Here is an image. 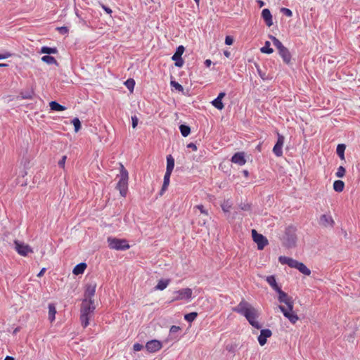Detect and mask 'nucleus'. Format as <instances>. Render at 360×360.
<instances>
[{
  "label": "nucleus",
  "mask_w": 360,
  "mask_h": 360,
  "mask_svg": "<svg viewBox=\"0 0 360 360\" xmlns=\"http://www.w3.org/2000/svg\"><path fill=\"white\" fill-rule=\"evenodd\" d=\"M233 311L245 316L252 327L257 329L262 328V325L257 321L259 316L258 310L245 300H242L236 307L233 308Z\"/></svg>",
  "instance_id": "f257e3e1"
},
{
  "label": "nucleus",
  "mask_w": 360,
  "mask_h": 360,
  "mask_svg": "<svg viewBox=\"0 0 360 360\" xmlns=\"http://www.w3.org/2000/svg\"><path fill=\"white\" fill-rule=\"evenodd\" d=\"M278 294V300L279 302L284 303L286 304L287 308L280 305L278 308L282 311L283 316L287 318L292 323H295L299 319L297 315L293 312V300L291 297H289L287 293L280 288L278 291H276Z\"/></svg>",
  "instance_id": "f03ea898"
},
{
  "label": "nucleus",
  "mask_w": 360,
  "mask_h": 360,
  "mask_svg": "<svg viewBox=\"0 0 360 360\" xmlns=\"http://www.w3.org/2000/svg\"><path fill=\"white\" fill-rule=\"evenodd\" d=\"M278 262L281 264H287L290 268H294L297 269L300 273L303 274L305 276H309L311 274V271L307 266L296 259L292 258L285 257V256H280L278 257Z\"/></svg>",
  "instance_id": "7ed1b4c3"
},
{
  "label": "nucleus",
  "mask_w": 360,
  "mask_h": 360,
  "mask_svg": "<svg viewBox=\"0 0 360 360\" xmlns=\"http://www.w3.org/2000/svg\"><path fill=\"white\" fill-rule=\"evenodd\" d=\"M119 176L120 180L117 184L116 189L119 191L121 196L126 197L128 191L129 173L122 164H120Z\"/></svg>",
  "instance_id": "20e7f679"
},
{
  "label": "nucleus",
  "mask_w": 360,
  "mask_h": 360,
  "mask_svg": "<svg viewBox=\"0 0 360 360\" xmlns=\"http://www.w3.org/2000/svg\"><path fill=\"white\" fill-rule=\"evenodd\" d=\"M297 229L294 226H289L285 229L284 235V245L288 248L295 246L297 242Z\"/></svg>",
  "instance_id": "39448f33"
},
{
  "label": "nucleus",
  "mask_w": 360,
  "mask_h": 360,
  "mask_svg": "<svg viewBox=\"0 0 360 360\" xmlns=\"http://www.w3.org/2000/svg\"><path fill=\"white\" fill-rule=\"evenodd\" d=\"M108 247L112 250H126L129 248V245L128 244L127 240L124 239L108 237Z\"/></svg>",
  "instance_id": "423d86ee"
},
{
  "label": "nucleus",
  "mask_w": 360,
  "mask_h": 360,
  "mask_svg": "<svg viewBox=\"0 0 360 360\" xmlns=\"http://www.w3.org/2000/svg\"><path fill=\"white\" fill-rule=\"evenodd\" d=\"M192 290L189 288H185L173 292L174 297L172 300V302L177 300H187L189 301L192 297Z\"/></svg>",
  "instance_id": "0eeeda50"
},
{
  "label": "nucleus",
  "mask_w": 360,
  "mask_h": 360,
  "mask_svg": "<svg viewBox=\"0 0 360 360\" xmlns=\"http://www.w3.org/2000/svg\"><path fill=\"white\" fill-rule=\"evenodd\" d=\"M252 236L254 242L257 243L258 250H263L268 244V240L263 235L258 233L256 230H252Z\"/></svg>",
  "instance_id": "6e6552de"
},
{
  "label": "nucleus",
  "mask_w": 360,
  "mask_h": 360,
  "mask_svg": "<svg viewBox=\"0 0 360 360\" xmlns=\"http://www.w3.org/2000/svg\"><path fill=\"white\" fill-rule=\"evenodd\" d=\"M185 48L184 46H179L174 54L172 56V60L175 61V66L178 68H181L184 65V60L182 59V55L184 52Z\"/></svg>",
  "instance_id": "1a4fd4ad"
},
{
  "label": "nucleus",
  "mask_w": 360,
  "mask_h": 360,
  "mask_svg": "<svg viewBox=\"0 0 360 360\" xmlns=\"http://www.w3.org/2000/svg\"><path fill=\"white\" fill-rule=\"evenodd\" d=\"M96 307L94 305V300L86 301V299L82 300L81 307V313L91 316Z\"/></svg>",
  "instance_id": "9d476101"
},
{
  "label": "nucleus",
  "mask_w": 360,
  "mask_h": 360,
  "mask_svg": "<svg viewBox=\"0 0 360 360\" xmlns=\"http://www.w3.org/2000/svg\"><path fill=\"white\" fill-rule=\"evenodd\" d=\"M14 245L15 250L19 255L22 256H27L28 253L32 252L31 248L28 245H26L22 242L15 240Z\"/></svg>",
  "instance_id": "9b49d317"
},
{
  "label": "nucleus",
  "mask_w": 360,
  "mask_h": 360,
  "mask_svg": "<svg viewBox=\"0 0 360 360\" xmlns=\"http://www.w3.org/2000/svg\"><path fill=\"white\" fill-rule=\"evenodd\" d=\"M146 349L150 353L158 352L162 347V342L158 340H151L146 344Z\"/></svg>",
  "instance_id": "f8f14e48"
},
{
  "label": "nucleus",
  "mask_w": 360,
  "mask_h": 360,
  "mask_svg": "<svg viewBox=\"0 0 360 360\" xmlns=\"http://www.w3.org/2000/svg\"><path fill=\"white\" fill-rule=\"evenodd\" d=\"M284 140V136L278 134L277 141L273 148V153L277 157H281L283 155V146Z\"/></svg>",
  "instance_id": "ddd939ff"
},
{
  "label": "nucleus",
  "mask_w": 360,
  "mask_h": 360,
  "mask_svg": "<svg viewBox=\"0 0 360 360\" xmlns=\"http://www.w3.org/2000/svg\"><path fill=\"white\" fill-rule=\"evenodd\" d=\"M96 288V284L95 283H91L86 285L84 291V299H86V301L94 300L93 297L95 295Z\"/></svg>",
  "instance_id": "4468645a"
},
{
  "label": "nucleus",
  "mask_w": 360,
  "mask_h": 360,
  "mask_svg": "<svg viewBox=\"0 0 360 360\" xmlns=\"http://www.w3.org/2000/svg\"><path fill=\"white\" fill-rule=\"evenodd\" d=\"M272 335L271 330L269 329H262L260 334L257 338L258 342L261 346H264L267 341V338Z\"/></svg>",
  "instance_id": "2eb2a0df"
},
{
  "label": "nucleus",
  "mask_w": 360,
  "mask_h": 360,
  "mask_svg": "<svg viewBox=\"0 0 360 360\" xmlns=\"http://www.w3.org/2000/svg\"><path fill=\"white\" fill-rule=\"evenodd\" d=\"M334 220L330 214H322L320 217L319 224L325 227H333Z\"/></svg>",
  "instance_id": "dca6fc26"
},
{
  "label": "nucleus",
  "mask_w": 360,
  "mask_h": 360,
  "mask_svg": "<svg viewBox=\"0 0 360 360\" xmlns=\"http://www.w3.org/2000/svg\"><path fill=\"white\" fill-rule=\"evenodd\" d=\"M278 54L285 64L290 65L291 63L292 56L290 51L286 47L278 51Z\"/></svg>",
  "instance_id": "f3484780"
},
{
  "label": "nucleus",
  "mask_w": 360,
  "mask_h": 360,
  "mask_svg": "<svg viewBox=\"0 0 360 360\" xmlns=\"http://www.w3.org/2000/svg\"><path fill=\"white\" fill-rule=\"evenodd\" d=\"M231 161L240 166L245 165L246 162L243 153H235L231 158Z\"/></svg>",
  "instance_id": "a211bd4d"
},
{
  "label": "nucleus",
  "mask_w": 360,
  "mask_h": 360,
  "mask_svg": "<svg viewBox=\"0 0 360 360\" xmlns=\"http://www.w3.org/2000/svg\"><path fill=\"white\" fill-rule=\"evenodd\" d=\"M262 17L268 27H270L273 25L272 15L268 8H264L262 10Z\"/></svg>",
  "instance_id": "6ab92c4d"
},
{
  "label": "nucleus",
  "mask_w": 360,
  "mask_h": 360,
  "mask_svg": "<svg viewBox=\"0 0 360 360\" xmlns=\"http://www.w3.org/2000/svg\"><path fill=\"white\" fill-rule=\"evenodd\" d=\"M181 330V328L177 326H172L169 329V338L165 340V342H168L169 339L175 341L179 340V337L176 334Z\"/></svg>",
  "instance_id": "aec40b11"
},
{
  "label": "nucleus",
  "mask_w": 360,
  "mask_h": 360,
  "mask_svg": "<svg viewBox=\"0 0 360 360\" xmlns=\"http://www.w3.org/2000/svg\"><path fill=\"white\" fill-rule=\"evenodd\" d=\"M266 282L276 292L281 288V287L277 284L276 278L274 276H269L266 278Z\"/></svg>",
  "instance_id": "412c9836"
},
{
  "label": "nucleus",
  "mask_w": 360,
  "mask_h": 360,
  "mask_svg": "<svg viewBox=\"0 0 360 360\" xmlns=\"http://www.w3.org/2000/svg\"><path fill=\"white\" fill-rule=\"evenodd\" d=\"M86 268V264L84 262H81V263L77 264L74 267L72 273L75 275L82 274L84 273V271H85Z\"/></svg>",
  "instance_id": "4be33fe9"
},
{
  "label": "nucleus",
  "mask_w": 360,
  "mask_h": 360,
  "mask_svg": "<svg viewBox=\"0 0 360 360\" xmlns=\"http://www.w3.org/2000/svg\"><path fill=\"white\" fill-rule=\"evenodd\" d=\"M49 106L51 110L57 112L63 111L66 109L65 106L60 105L56 101H51L49 103Z\"/></svg>",
  "instance_id": "5701e85b"
},
{
  "label": "nucleus",
  "mask_w": 360,
  "mask_h": 360,
  "mask_svg": "<svg viewBox=\"0 0 360 360\" xmlns=\"http://www.w3.org/2000/svg\"><path fill=\"white\" fill-rule=\"evenodd\" d=\"M172 172H165V176H164V180H163V184L162 186L160 194L162 195L165 190H167L169 181H170V176Z\"/></svg>",
  "instance_id": "b1692460"
},
{
  "label": "nucleus",
  "mask_w": 360,
  "mask_h": 360,
  "mask_svg": "<svg viewBox=\"0 0 360 360\" xmlns=\"http://www.w3.org/2000/svg\"><path fill=\"white\" fill-rule=\"evenodd\" d=\"M174 158L172 155H168L167 156V167L166 172H172L174 167Z\"/></svg>",
  "instance_id": "393cba45"
},
{
  "label": "nucleus",
  "mask_w": 360,
  "mask_h": 360,
  "mask_svg": "<svg viewBox=\"0 0 360 360\" xmlns=\"http://www.w3.org/2000/svg\"><path fill=\"white\" fill-rule=\"evenodd\" d=\"M169 282V279H161L158 281V284L155 287V289L158 290H163L168 286Z\"/></svg>",
  "instance_id": "a878e982"
},
{
  "label": "nucleus",
  "mask_w": 360,
  "mask_h": 360,
  "mask_svg": "<svg viewBox=\"0 0 360 360\" xmlns=\"http://www.w3.org/2000/svg\"><path fill=\"white\" fill-rule=\"evenodd\" d=\"M49 319L51 322H53L56 318V309L54 304H49Z\"/></svg>",
  "instance_id": "bb28decb"
},
{
  "label": "nucleus",
  "mask_w": 360,
  "mask_h": 360,
  "mask_svg": "<svg viewBox=\"0 0 360 360\" xmlns=\"http://www.w3.org/2000/svg\"><path fill=\"white\" fill-rule=\"evenodd\" d=\"M41 53L48 54H56L58 53V49L56 47L42 46L40 51Z\"/></svg>",
  "instance_id": "cd10ccee"
},
{
  "label": "nucleus",
  "mask_w": 360,
  "mask_h": 360,
  "mask_svg": "<svg viewBox=\"0 0 360 360\" xmlns=\"http://www.w3.org/2000/svg\"><path fill=\"white\" fill-rule=\"evenodd\" d=\"M41 60L49 65L54 64L58 65V63L56 58L51 56L46 55L41 57Z\"/></svg>",
  "instance_id": "c85d7f7f"
},
{
  "label": "nucleus",
  "mask_w": 360,
  "mask_h": 360,
  "mask_svg": "<svg viewBox=\"0 0 360 360\" xmlns=\"http://www.w3.org/2000/svg\"><path fill=\"white\" fill-rule=\"evenodd\" d=\"M346 146L343 143L338 144L336 148V153L340 158L342 160H345V150Z\"/></svg>",
  "instance_id": "c756f323"
},
{
  "label": "nucleus",
  "mask_w": 360,
  "mask_h": 360,
  "mask_svg": "<svg viewBox=\"0 0 360 360\" xmlns=\"http://www.w3.org/2000/svg\"><path fill=\"white\" fill-rule=\"evenodd\" d=\"M345 188V183L341 180H336L333 183V189L336 192H341Z\"/></svg>",
  "instance_id": "7c9ffc66"
},
{
  "label": "nucleus",
  "mask_w": 360,
  "mask_h": 360,
  "mask_svg": "<svg viewBox=\"0 0 360 360\" xmlns=\"http://www.w3.org/2000/svg\"><path fill=\"white\" fill-rule=\"evenodd\" d=\"M179 130H180L181 135L184 137L188 136L191 133V128L188 125H186V124H181L179 126Z\"/></svg>",
  "instance_id": "2f4dec72"
},
{
  "label": "nucleus",
  "mask_w": 360,
  "mask_h": 360,
  "mask_svg": "<svg viewBox=\"0 0 360 360\" xmlns=\"http://www.w3.org/2000/svg\"><path fill=\"white\" fill-rule=\"evenodd\" d=\"M270 39H271L273 44L276 47L278 51L284 49L285 46L274 36L271 35Z\"/></svg>",
  "instance_id": "473e14b6"
},
{
  "label": "nucleus",
  "mask_w": 360,
  "mask_h": 360,
  "mask_svg": "<svg viewBox=\"0 0 360 360\" xmlns=\"http://www.w3.org/2000/svg\"><path fill=\"white\" fill-rule=\"evenodd\" d=\"M271 43L269 41H265L264 46L260 49V51L263 53L271 54L274 52L272 48L270 47Z\"/></svg>",
  "instance_id": "72a5a7b5"
},
{
  "label": "nucleus",
  "mask_w": 360,
  "mask_h": 360,
  "mask_svg": "<svg viewBox=\"0 0 360 360\" xmlns=\"http://www.w3.org/2000/svg\"><path fill=\"white\" fill-rule=\"evenodd\" d=\"M90 318H91V316L86 315V314H84L81 313V314H80V321H81L82 326L84 328H86V327H87L89 326Z\"/></svg>",
  "instance_id": "f704fd0d"
},
{
  "label": "nucleus",
  "mask_w": 360,
  "mask_h": 360,
  "mask_svg": "<svg viewBox=\"0 0 360 360\" xmlns=\"http://www.w3.org/2000/svg\"><path fill=\"white\" fill-rule=\"evenodd\" d=\"M211 103L214 107H215L218 110H222L224 108V103L222 102V100L220 98H214Z\"/></svg>",
  "instance_id": "c9c22d12"
},
{
  "label": "nucleus",
  "mask_w": 360,
  "mask_h": 360,
  "mask_svg": "<svg viewBox=\"0 0 360 360\" xmlns=\"http://www.w3.org/2000/svg\"><path fill=\"white\" fill-rule=\"evenodd\" d=\"M221 209L224 212H228L230 211V209L231 208L232 203L229 200H226L223 202L221 204Z\"/></svg>",
  "instance_id": "e433bc0d"
},
{
  "label": "nucleus",
  "mask_w": 360,
  "mask_h": 360,
  "mask_svg": "<svg viewBox=\"0 0 360 360\" xmlns=\"http://www.w3.org/2000/svg\"><path fill=\"white\" fill-rule=\"evenodd\" d=\"M124 85L131 92H132L134 89L135 81L134 79L129 78L124 82Z\"/></svg>",
  "instance_id": "4c0bfd02"
},
{
  "label": "nucleus",
  "mask_w": 360,
  "mask_h": 360,
  "mask_svg": "<svg viewBox=\"0 0 360 360\" xmlns=\"http://www.w3.org/2000/svg\"><path fill=\"white\" fill-rule=\"evenodd\" d=\"M197 316H198L197 312H191V313L185 314L184 319L188 322H192L196 319Z\"/></svg>",
  "instance_id": "58836bf2"
},
{
  "label": "nucleus",
  "mask_w": 360,
  "mask_h": 360,
  "mask_svg": "<svg viewBox=\"0 0 360 360\" xmlns=\"http://www.w3.org/2000/svg\"><path fill=\"white\" fill-rule=\"evenodd\" d=\"M72 123L74 125L75 131L77 132L81 128V122L78 117H75L72 120Z\"/></svg>",
  "instance_id": "ea45409f"
},
{
  "label": "nucleus",
  "mask_w": 360,
  "mask_h": 360,
  "mask_svg": "<svg viewBox=\"0 0 360 360\" xmlns=\"http://www.w3.org/2000/svg\"><path fill=\"white\" fill-rule=\"evenodd\" d=\"M170 84L172 87H174L176 90H177L179 91H184V87L182 86V85H181L179 83H178L176 81L172 80L170 82Z\"/></svg>",
  "instance_id": "a19ab883"
},
{
  "label": "nucleus",
  "mask_w": 360,
  "mask_h": 360,
  "mask_svg": "<svg viewBox=\"0 0 360 360\" xmlns=\"http://www.w3.org/2000/svg\"><path fill=\"white\" fill-rule=\"evenodd\" d=\"M345 169L343 166H340L335 173V176L338 178H342L345 176Z\"/></svg>",
  "instance_id": "79ce46f5"
},
{
  "label": "nucleus",
  "mask_w": 360,
  "mask_h": 360,
  "mask_svg": "<svg viewBox=\"0 0 360 360\" xmlns=\"http://www.w3.org/2000/svg\"><path fill=\"white\" fill-rule=\"evenodd\" d=\"M239 207L243 211H250L251 205L248 202H241L239 204Z\"/></svg>",
  "instance_id": "37998d69"
},
{
  "label": "nucleus",
  "mask_w": 360,
  "mask_h": 360,
  "mask_svg": "<svg viewBox=\"0 0 360 360\" xmlns=\"http://www.w3.org/2000/svg\"><path fill=\"white\" fill-rule=\"evenodd\" d=\"M33 92L32 91H25L21 92L20 96L23 99H30L32 98Z\"/></svg>",
  "instance_id": "c03bdc74"
},
{
  "label": "nucleus",
  "mask_w": 360,
  "mask_h": 360,
  "mask_svg": "<svg viewBox=\"0 0 360 360\" xmlns=\"http://www.w3.org/2000/svg\"><path fill=\"white\" fill-rule=\"evenodd\" d=\"M98 4L108 14L111 15V13H112V11L110 7L104 5L101 1H98Z\"/></svg>",
  "instance_id": "a18cd8bd"
},
{
  "label": "nucleus",
  "mask_w": 360,
  "mask_h": 360,
  "mask_svg": "<svg viewBox=\"0 0 360 360\" xmlns=\"http://www.w3.org/2000/svg\"><path fill=\"white\" fill-rule=\"evenodd\" d=\"M281 12L286 15L287 17H291L292 15V12L290 9L287 8H282Z\"/></svg>",
  "instance_id": "49530a36"
},
{
  "label": "nucleus",
  "mask_w": 360,
  "mask_h": 360,
  "mask_svg": "<svg viewBox=\"0 0 360 360\" xmlns=\"http://www.w3.org/2000/svg\"><path fill=\"white\" fill-rule=\"evenodd\" d=\"M12 53L8 51H5L4 53H0V60L6 59L11 56H12Z\"/></svg>",
  "instance_id": "de8ad7c7"
},
{
  "label": "nucleus",
  "mask_w": 360,
  "mask_h": 360,
  "mask_svg": "<svg viewBox=\"0 0 360 360\" xmlns=\"http://www.w3.org/2000/svg\"><path fill=\"white\" fill-rule=\"evenodd\" d=\"M57 30L61 34H65L69 31L68 28L65 26H62V27H58Z\"/></svg>",
  "instance_id": "09e8293b"
},
{
  "label": "nucleus",
  "mask_w": 360,
  "mask_h": 360,
  "mask_svg": "<svg viewBox=\"0 0 360 360\" xmlns=\"http://www.w3.org/2000/svg\"><path fill=\"white\" fill-rule=\"evenodd\" d=\"M143 348V345H141L140 343H135L133 345V349L135 352L141 351Z\"/></svg>",
  "instance_id": "8fccbe9b"
},
{
  "label": "nucleus",
  "mask_w": 360,
  "mask_h": 360,
  "mask_svg": "<svg viewBox=\"0 0 360 360\" xmlns=\"http://www.w3.org/2000/svg\"><path fill=\"white\" fill-rule=\"evenodd\" d=\"M195 207L198 209L202 214H204L205 215L208 214L207 211L205 210L204 206L202 205H198Z\"/></svg>",
  "instance_id": "3c124183"
},
{
  "label": "nucleus",
  "mask_w": 360,
  "mask_h": 360,
  "mask_svg": "<svg viewBox=\"0 0 360 360\" xmlns=\"http://www.w3.org/2000/svg\"><path fill=\"white\" fill-rule=\"evenodd\" d=\"M66 159H67V157L65 155H63L61 158V159L58 161V166L60 167L63 168L65 167Z\"/></svg>",
  "instance_id": "603ef678"
},
{
  "label": "nucleus",
  "mask_w": 360,
  "mask_h": 360,
  "mask_svg": "<svg viewBox=\"0 0 360 360\" xmlns=\"http://www.w3.org/2000/svg\"><path fill=\"white\" fill-rule=\"evenodd\" d=\"M139 119L136 116L131 117V125L134 129H135L138 124Z\"/></svg>",
  "instance_id": "864d4df0"
},
{
  "label": "nucleus",
  "mask_w": 360,
  "mask_h": 360,
  "mask_svg": "<svg viewBox=\"0 0 360 360\" xmlns=\"http://www.w3.org/2000/svg\"><path fill=\"white\" fill-rule=\"evenodd\" d=\"M233 38L230 36H226L225 38V44L226 45H231V44H233Z\"/></svg>",
  "instance_id": "5fc2aeb1"
},
{
  "label": "nucleus",
  "mask_w": 360,
  "mask_h": 360,
  "mask_svg": "<svg viewBox=\"0 0 360 360\" xmlns=\"http://www.w3.org/2000/svg\"><path fill=\"white\" fill-rule=\"evenodd\" d=\"M187 148H191L194 151H196L197 150V146L195 143H190L187 145Z\"/></svg>",
  "instance_id": "6e6d98bb"
},
{
  "label": "nucleus",
  "mask_w": 360,
  "mask_h": 360,
  "mask_svg": "<svg viewBox=\"0 0 360 360\" xmlns=\"http://www.w3.org/2000/svg\"><path fill=\"white\" fill-rule=\"evenodd\" d=\"M257 72H258V74L259 75V77L263 79H266V77H265V73L262 72V71L259 69H257Z\"/></svg>",
  "instance_id": "4d7b16f0"
},
{
  "label": "nucleus",
  "mask_w": 360,
  "mask_h": 360,
  "mask_svg": "<svg viewBox=\"0 0 360 360\" xmlns=\"http://www.w3.org/2000/svg\"><path fill=\"white\" fill-rule=\"evenodd\" d=\"M75 14L81 22H82L83 23L86 22L85 20L81 17V15L79 14V12L77 10L75 11Z\"/></svg>",
  "instance_id": "13d9d810"
},
{
  "label": "nucleus",
  "mask_w": 360,
  "mask_h": 360,
  "mask_svg": "<svg viewBox=\"0 0 360 360\" xmlns=\"http://www.w3.org/2000/svg\"><path fill=\"white\" fill-rule=\"evenodd\" d=\"M226 96V93L225 92H220L218 96H217V98H220L221 100L223 99V98Z\"/></svg>",
  "instance_id": "bf43d9fd"
},
{
  "label": "nucleus",
  "mask_w": 360,
  "mask_h": 360,
  "mask_svg": "<svg viewBox=\"0 0 360 360\" xmlns=\"http://www.w3.org/2000/svg\"><path fill=\"white\" fill-rule=\"evenodd\" d=\"M211 64H212L211 60H210V59L205 60V65L206 67L209 68L211 65Z\"/></svg>",
  "instance_id": "052dcab7"
},
{
  "label": "nucleus",
  "mask_w": 360,
  "mask_h": 360,
  "mask_svg": "<svg viewBox=\"0 0 360 360\" xmlns=\"http://www.w3.org/2000/svg\"><path fill=\"white\" fill-rule=\"evenodd\" d=\"M46 271V269L45 268H43L41 269V271L39 272V274H37V276L38 277H41V276L44 275V272Z\"/></svg>",
  "instance_id": "680f3d73"
},
{
  "label": "nucleus",
  "mask_w": 360,
  "mask_h": 360,
  "mask_svg": "<svg viewBox=\"0 0 360 360\" xmlns=\"http://www.w3.org/2000/svg\"><path fill=\"white\" fill-rule=\"evenodd\" d=\"M257 4H259V7H262L264 5V2L262 0H258Z\"/></svg>",
  "instance_id": "e2e57ef3"
},
{
  "label": "nucleus",
  "mask_w": 360,
  "mask_h": 360,
  "mask_svg": "<svg viewBox=\"0 0 360 360\" xmlns=\"http://www.w3.org/2000/svg\"><path fill=\"white\" fill-rule=\"evenodd\" d=\"M4 360H14V358L13 356H6Z\"/></svg>",
  "instance_id": "0e129e2a"
},
{
  "label": "nucleus",
  "mask_w": 360,
  "mask_h": 360,
  "mask_svg": "<svg viewBox=\"0 0 360 360\" xmlns=\"http://www.w3.org/2000/svg\"><path fill=\"white\" fill-rule=\"evenodd\" d=\"M224 56H226V57H228V58L230 56V52H229V51H225L224 52Z\"/></svg>",
  "instance_id": "69168bd1"
},
{
  "label": "nucleus",
  "mask_w": 360,
  "mask_h": 360,
  "mask_svg": "<svg viewBox=\"0 0 360 360\" xmlns=\"http://www.w3.org/2000/svg\"><path fill=\"white\" fill-rule=\"evenodd\" d=\"M8 65L7 63H0V68L8 67Z\"/></svg>",
  "instance_id": "338daca9"
},
{
  "label": "nucleus",
  "mask_w": 360,
  "mask_h": 360,
  "mask_svg": "<svg viewBox=\"0 0 360 360\" xmlns=\"http://www.w3.org/2000/svg\"><path fill=\"white\" fill-rule=\"evenodd\" d=\"M243 174L245 176H247L248 175V172L247 170H244Z\"/></svg>",
  "instance_id": "774afa93"
}]
</instances>
